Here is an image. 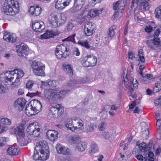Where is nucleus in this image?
I'll list each match as a JSON object with an SVG mask.
<instances>
[{
    "mask_svg": "<svg viewBox=\"0 0 161 161\" xmlns=\"http://www.w3.org/2000/svg\"><path fill=\"white\" fill-rule=\"evenodd\" d=\"M2 10L6 15H14L19 11V3L16 0H6Z\"/></svg>",
    "mask_w": 161,
    "mask_h": 161,
    "instance_id": "1",
    "label": "nucleus"
},
{
    "mask_svg": "<svg viewBox=\"0 0 161 161\" xmlns=\"http://www.w3.org/2000/svg\"><path fill=\"white\" fill-rule=\"evenodd\" d=\"M42 107L40 102L37 100L34 99L26 105L25 112L29 116L35 115L40 112Z\"/></svg>",
    "mask_w": 161,
    "mask_h": 161,
    "instance_id": "2",
    "label": "nucleus"
},
{
    "mask_svg": "<svg viewBox=\"0 0 161 161\" xmlns=\"http://www.w3.org/2000/svg\"><path fill=\"white\" fill-rule=\"evenodd\" d=\"M65 125L69 129L74 131L77 129L80 130L83 124V121L78 118H73V119H69Z\"/></svg>",
    "mask_w": 161,
    "mask_h": 161,
    "instance_id": "3",
    "label": "nucleus"
},
{
    "mask_svg": "<svg viewBox=\"0 0 161 161\" xmlns=\"http://www.w3.org/2000/svg\"><path fill=\"white\" fill-rule=\"evenodd\" d=\"M57 15L51 14L49 18V23L54 27L59 26L64 23L66 20L64 14H61L59 18Z\"/></svg>",
    "mask_w": 161,
    "mask_h": 161,
    "instance_id": "4",
    "label": "nucleus"
},
{
    "mask_svg": "<svg viewBox=\"0 0 161 161\" xmlns=\"http://www.w3.org/2000/svg\"><path fill=\"white\" fill-rule=\"evenodd\" d=\"M49 147L45 141H43L40 142L37 144L35 148V150L38 151L42 155H43L45 157H47V159L50 155L49 150Z\"/></svg>",
    "mask_w": 161,
    "mask_h": 161,
    "instance_id": "5",
    "label": "nucleus"
},
{
    "mask_svg": "<svg viewBox=\"0 0 161 161\" xmlns=\"http://www.w3.org/2000/svg\"><path fill=\"white\" fill-rule=\"evenodd\" d=\"M49 147L45 141H43L40 142L37 144L35 148V150L38 151L42 155H43L45 157H47V159L50 155L49 150Z\"/></svg>",
    "mask_w": 161,
    "mask_h": 161,
    "instance_id": "6",
    "label": "nucleus"
},
{
    "mask_svg": "<svg viewBox=\"0 0 161 161\" xmlns=\"http://www.w3.org/2000/svg\"><path fill=\"white\" fill-rule=\"evenodd\" d=\"M97 59L92 54H87L82 59L81 63L82 65L86 67H93L96 65Z\"/></svg>",
    "mask_w": 161,
    "mask_h": 161,
    "instance_id": "7",
    "label": "nucleus"
},
{
    "mask_svg": "<svg viewBox=\"0 0 161 161\" xmlns=\"http://www.w3.org/2000/svg\"><path fill=\"white\" fill-rule=\"evenodd\" d=\"M32 66L33 73L37 76H42L44 74L45 66L40 62L33 61Z\"/></svg>",
    "mask_w": 161,
    "mask_h": 161,
    "instance_id": "8",
    "label": "nucleus"
},
{
    "mask_svg": "<svg viewBox=\"0 0 161 161\" xmlns=\"http://www.w3.org/2000/svg\"><path fill=\"white\" fill-rule=\"evenodd\" d=\"M37 124L36 122L31 123L28 126L26 131L30 135L37 137L40 135V129L39 126L36 125Z\"/></svg>",
    "mask_w": 161,
    "mask_h": 161,
    "instance_id": "9",
    "label": "nucleus"
},
{
    "mask_svg": "<svg viewBox=\"0 0 161 161\" xmlns=\"http://www.w3.org/2000/svg\"><path fill=\"white\" fill-rule=\"evenodd\" d=\"M16 130H17V140L19 144L21 146L25 145L27 144L26 140L22 126H19Z\"/></svg>",
    "mask_w": 161,
    "mask_h": 161,
    "instance_id": "10",
    "label": "nucleus"
},
{
    "mask_svg": "<svg viewBox=\"0 0 161 161\" xmlns=\"http://www.w3.org/2000/svg\"><path fill=\"white\" fill-rule=\"evenodd\" d=\"M95 25L92 22H88L84 25V35L86 36L92 35L95 32Z\"/></svg>",
    "mask_w": 161,
    "mask_h": 161,
    "instance_id": "11",
    "label": "nucleus"
},
{
    "mask_svg": "<svg viewBox=\"0 0 161 161\" xmlns=\"http://www.w3.org/2000/svg\"><path fill=\"white\" fill-rule=\"evenodd\" d=\"M85 3V0H74L73 5L69 9V12L72 13L78 12L81 9Z\"/></svg>",
    "mask_w": 161,
    "mask_h": 161,
    "instance_id": "12",
    "label": "nucleus"
},
{
    "mask_svg": "<svg viewBox=\"0 0 161 161\" xmlns=\"http://www.w3.org/2000/svg\"><path fill=\"white\" fill-rule=\"evenodd\" d=\"M16 51L19 56L26 55L28 54V49L27 45L24 43H21L20 45H17Z\"/></svg>",
    "mask_w": 161,
    "mask_h": 161,
    "instance_id": "13",
    "label": "nucleus"
},
{
    "mask_svg": "<svg viewBox=\"0 0 161 161\" xmlns=\"http://www.w3.org/2000/svg\"><path fill=\"white\" fill-rule=\"evenodd\" d=\"M3 39L8 42H14L16 41L17 37L14 34L5 32L4 34Z\"/></svg>",
    "mask_w": 161,
    "mask_h": 161,
    "instance_id": "14",
    "label": "nucleus"
},
{
    "mask_svg": "<svg viewBox=\"0 0 161 161\" xmlns=\"http://www.w3.org/2000/svg\"><path fill=\"white\" fill-rule=\"evenodd\" d=\"M56 148L57 153L63 154L68 155L69 153V149L60 144L56 145Z\"/></svg>",
    "mask_w": 161,
    "mask_h": 161,
    "instance_id": "15",
    "label": "nucleus"
},
{
    "mask_svg": "<svg viewBox=\"0 0 161 161\" xmlns=\"http://www.w3.org/2000/svg\"><path fill=\"white\" fill-rule=\"evenodd\" d=\"M57 95L52 89L46 90L44 92V96L45 97L49 100H54L56 97Z\"/></svg>",
    "mask_w": 161,
    "mask_h": 161,
    "instance_id": "16",
    "label": "nucleus"
},
{
    "mask_svg": "<svg viewBox=\"0 0 161 161\" xmlns=\"http://www.w3.org/2000/svg\"><path fill=\"white\" fill-rule=\"evenodd\" d=\"M8 154L11 156L17 155L19 151L18 147L14 145H11L7 149Z\"/></svg>",
    "mask_w": 161,
    "mask_h": 161,
    "instance_id": "17",
    "label": "nucleus"
},
{
    "mask_svg": "<svg viewBox=\"0 0 161 161\" xmlns=\"http://www.w3.org/2000/svg\"><path fill=\"white\" fill-rule=\"evenodd\" d=\"M58 134V131L53 130H48L46 133V135L48 139L52 141L57 140Z\"/></svg>",
    "mask_w": 161,
    "mask_h": 161,
    "instance_id": "18",
    "label": "nucleus"
},
{
    "mask_svg": "<svg viewBox=\"0 0 161 161\" xmlns=\"http://www.w3.org/2000/svg\"><path fill=\"white\" fill-rule=\"evenodd\" d=\"M115 28L116 26L114 25H113L109 29L107 35V37H105L104 38L105 41H106L105 43L107 44L112 39V37L114 35V29Z\"/></svg>",
    "mask_w": 161,
    "mask_h": 161,
    "instance_id": "19",
    "label": "nucleus"
},
{
    "mask_svg": "<svg viewBox=\"0 0 161 161\" xmlns=\"http://www.w3.org/2000/svg\"><path fill=\"white\" fill-rule=\"evenodd\" d=\"M42 10L39 6H31L29 10V12L34 16L39 15L41 13Z\"/></svg>",
    "mask_w": 161,
    "mask_h": 161,
    "instance_id": "20",
    "label": "nucleus"
},
{
    "mask_svg": "<svg viewBox=\"0 0 161 161\" xmlns=\"http://www.w3.org/2000/svg\"><path fill=\"white\" fill-rule=\"evenodd\" d=\"M43 22H35L32 23V28L33 30L36 32H40L44 30L43 27H42Z\"/></svg>",
    "mask_w": 161,
    "mask_h": 161,
    "instance_id": "21",
    "label": "nucleus"
},
{
    "mask_svg": "<svg viewBox=\"0 0 161 161\" xmlns=\"http://www.w3.org/2000/svg\"><path fill=\"white\" fill-rule=\"evenodd\" d=\"M39 151L35 150L34 155H33V159L35 161L37 160H47V157H45L41 154H39Z\"/></svg>",
    "mask_w": 161,
    "mask_h": 161,
    "instance_id": "22",
    "label": "nucleus"
},
{
    "mask_svg": "<svg viewBox=\"0 0 161 161\" xmlns=\"http://www.w3.org/2000/svg\"><path fill=\"white\" fill-rule=\"evenodd\" d=\"M58 113V111L56 109L55 107H51L49 111L47 117L48 119H50L52 118L56 117L57 114Z\"/></svg>",
    "mask_w": 161,
    "mask_h": 161,
    "instance_id": "23",
    "label": "nucleus"
},
{
    "mask_svg": "<svg viewBox=\"0 0 161 161\" xmlns=\"http://www.w3.org/2000/svg\"><path fill=\"white\" fill-rule=\"evenodd\" d=\"M57 35L53 31H47L46 33L41 35V37L42 39H48Z\"/></svg>",
    "mask_w": 161,
    "mask_h": 161,
    "instance_id": "24",
    "label": "nucleus"
},
{
    "mask_svg": "<svg viewBox=\"0 0 161 161\" xmlns=\"http://www.w3.org/2000/svg\"><path fill=\"white\" fill-rule=\"evenodd\" d=\"M26 102V100L22 98H18L14 103V105L15 107L20 106L21 108H23L25 106Z\"/></svg>",
    "mask_w": 161,
    "mask_h": 161,
    "instance_id": "25",
    "label": "nucleus"
},
{
    "mask_svg": "<svg viewBox=\"0 0 161 161\" xmlns=\"http://www.w3.org/2000/svg\"><path fill=\"white\" fill-rule=\"evenodd\" d=\"M59 51H61L64 53L65 54H68V53L69 52V46L66 44L63 45L61 44L59 45L56 48Z\"/></svg>",
    "mask_w": 161,
    "mask_h": 161,
    "instance_id": "26",
    "label": "nucleus"
},
{
    "mask_svg": "<svg viewBox=\"0 0 161 161\" xmlns=\"http://www.w3.org/2000/svg\"><path fill=\"white\" fill-rule=\"evenodd\" d=\"M140 8L141 9L148 10L150 7L148 3L145 0H140Z\"/></svg>",
    "mask_w": 161,
    "mask_h": 161,
    "instance_id": "27",
    "label": "nucleus"
},
{
    "mask_svg": "<svg viewBox=\"0 0 161 161\" xmlns=\"http://www.w3.org/2000/svg\"><path fill=\"white\" fill-rule=\"evenodd\" d=\"M97 127V125L94 123H91L86 126V132L87 133L93 131Z\"/></svg>",
    "mask_w": 161,
    "mask_h": 161,
    "instance_id": "28",
    "label": "nucleus"
},
{
    "mask_svg": "<svg viewBox=\"0 0 161 161\" xmlns=\"http://www.w3.org/2000/svg\"><path fill=\"white\" fill-rule=\"evenodd\" d=\"M102 11V10H94L92 9L88 12V14L90 17H94L99 15Z\"/></svg>",
    "mask_w": 161,
    "mask_h": 161,
    "instance_id": "29",
    "label": "nucleus"
},
{
    "mask_svg": "<svg viewBox=\"0 0 161 161\" xmlns=\"http://www.w3.org/2000/svg\"><path fill=\"white\" fill-rule=\"evenodd\" d=\"M78 44L84 47L85 48L89 50H92L94 49L93 47L89 45L88 42L87 41H79L78 42Z\"/></svg>",
    "mask_w": 161,
    "mask_h": 161,
    "instance_id": "30",
    "label": "nucleus"
},
{
    "mask_svg": "<svg viewBox=\"0 0 161 161\" xmlns=\"http://www.w3.org/2000/svg\"><path fill=\"white\" fill-rule=\"evenodd\" d=\"M140 142L139 141H138L136 142V148H139L140 150L142 153H144L145 154L147 155V148L145 145L144 146H140Z\"/></svg>",
    "mask_w": 161,
    "mask_h": 161,
    "instance_id": "31",
    "label": "nucleus"
},
{
    "mask_svg": "<svg viewBox=\"0 0 161 161\" xmlns=\"http://www.w3.org/2000/svg\"><path fill=\"white\" fill-rule=\"evenodd\" d=\"M55 54L56 57L59 59H65L69 56V54H65L61 51H59L56 48Z\"/></svg>",
    "mask_w": 161,
    "mask_h": 161,
    "instance_id": "32",
    "label": "nucleus"
},
{
    "mask_svg": "<svg viewBox=\"0 0 161 161\" xmlns=\"http://www.w3.org/2000/svg\"><path fill=\"white\" fill-rule=\"evenodd\" d=\"M79 86V84L76 80H70L67 85V88H71L78 87Z\"/></svg>",
    "mask_w": 161,
    "mask_h": 161,
    "instance_id": "33",
    "label": "nucleus"
},
{
    "mask_svg": "<svg viewBox=\"0 0 161 161\" xmlns=\"http://www.w3.org/2000/svg\"><path fill=\"white\" fill-rule=\"evenodd\" d=\"M142 125L144 127H145V131L142 132V137L144 138L145 139H146L148 138V135L149 134L148 129L147 127V125L146 124V123L143 122L142 123Z\"/></svg>",
    "mask_w": 161,
    "mask_h": 161,
    "instance_id": "34",
    "label": "nucleus"
},
{
    "mask_svg": "<svg viewBox=\"0 0 161 161\" xmlns=\"http://www.w3.org/2000/svg\"><path fill=\"white\" fill-rule=\"evenodd\" d=\"M63 69L67 73L68 75L71 76L73 75V73L71 66L69 64H64L63 65Z\"/></svg>",
    "mask_w": 161,
    "mask_h": 161,
    "instance_id": "35",
    "label": "nucleus"
},
{
    "mask_svg": "<svg viewBox=\"0 0 161 161\" xmlns=\"http://www.w3.org/2000/svg\"><path fill=\"white\" fill-rule=\"evenodd\" d=\"M121 1L119 0L116 2H114L113 3V9L114 10L117 9H120L122 10L123 9V7L122 6V5H121Z\"/></svg>",
    "mask_w": 161,
    "mask_h": 161,
    "instance_id": "36",
    "label": "nucleus"
},
{
    "mask_svg": "<svg viewBox=\"0 0 161 161\" xmlns=\"http://www.w3.org/2000/svg\"><path fill=\"white\" fill-rule=\"evenodd\" d=\"M81 141L80 137L77 136H74L71 137L70 142L71 144H78Z\"/></svg>",
    "mask_w": 161,
    "mask_h": 161,
    "instance_id": "37",
    "label": "nucleus"
},
{
    "mask_svg": "<svg viewBox=\"0 0 161 161\" xmlns=\"http://www.w3.org/2000/svg\"><path fill=\"white\" fill-rule=\"evenodd\" d=\"M87 143L86 142H83L78 143L76 147L78 150L80 152L84 151L87 147Z\"/></svg>",
    "mask_w": 161,
    "mask_h": 161,
    "instance_id": "38",
    "label": "nucleus"
},
{
    "mask_svg": "<svg viewBox=\"0 0 161 161\" xmlns=\"http://www.w3.org/2000/svg\"><path fill=\"white\" fill-rule=\"evenodd\" d=\"M55 3V7L57 9L62 10L65 7L62 0H57Z\"/></svg>",
    "mask_w": 161,
    "mask_h": 161,
    "instance_id": "39",
    "label": "nucleus"
},
{
    "mask_svg": "<svg viewBox=\"0 0 161 161\" xmlns=\"http://www.w3.org/2000/svg\"><path fill=\"white\" fill-rule=\"evenodd\" d=\"M74 26V24L72 22H69L67 24L65 29L66 32L71 31Z\"/></svg>",
    "mask_w": 161,
    "mask_h": 161,
    "instance_id": "40",
    "label": "nucleus"
},
{
    "mask_svg": "<svg viewBox=\"0 0 161 161\" xmlns=\"http://www.w3.org/2000/svg\"><path fill=\"white\" fill-rule=\"evenodd\" d=\"M15 71H16V77L21 79L24 75L23 71L20 69H16Z\"/></svg>",
    "mask_w": 161,
    "mask_h": 161,
    "instance_id": "41",
    "label": "nucleus"
},
{
    "mask_svg": "<svg viewBox=\"0 0 161 161\" xmlns=\"http://www.w3.org/2000/svg\"><path fill=\"white\" fill-rule=\"evenodd\" d=\"M146 44L147 47L150 49L155 50L156 47L154 45V43L151 40H148L147 41Z\"/></svg>",
    "mask_w": 161,
    "mask_h": 161,
    "instance_id": "42",
    "label": "nucleus"
},
{
    "mask_svg": "<svg viewBox=\"0 0 161 161\" xmlns=\"http://www.w3.org/2000/svg\"><path fill=\"white\" fill-rule=\"evenodd\" d=\"M151 40L153 42V43H154V45L156 48L160 46V44L161 42L159 38H153Z\"/></svg>",
    "mask_w": 161,
    "mask_h": 161,
    "instance_id": "43",
    "label": "nucleus"
},
{
    "mask_svg": "<svg viewBox=\"0 0 161 161\" xmlns=\"http://www.w3.org/2000/svg\"><path fill=\"white\" fill-rule=\"evenodd\" d=\"M21 80V79L16 77L14 81L12 82V87H17L20 84Z\"/></svg>",
    "mask_w": 161,
    "mask_h": 161,
    "instance_id": "44",
    "label": "nucleus"
},
{
    "mask_svg": "<svg viewBox=\"0 0 161 161\" xmlns=\"http://www.w3.org/2000/svg\"><path fill=\"white\" fill-rule=\"evenodd\" d=\"M154 14L156 17L157 18L160 17L161 16V6H159L155 9Z\"/></svg>",
    "mask_w": 161,
    "mask_h": 161,
    "instance_id": "45",
    "label": "nucleus"
},
{
    "mask_svg": "<svg viewBox=\"0 0 161 161\" xmlns=\"http://www.w3.org/2000/svg\"><path fill=\"white\" fill-rule=\"evenodd\" d=\"M38 95L39 93L37 91L32 90V89H31L30 92H29L28 93L26 94V96L31 97L35 96H37Z\"/></svg>",
    "mask_w": 161,
    "mask_h": 161,
    "instance_id": "46",
    "label": "nucleus"
},
{
    "mask_svg": "<svg viewBox=\"0 0 161 161\" xmlns=\"http://www.w3.org/2000/svg\"><path fill=\"white\" fill-rule=\"evenodd\" d=\"M143 155L144 156V157H143V156L142 155H136V157L137 159L141 161H146L147 159V155L145 154L144 153H143Z\"/></svg>",
    "mask_w": 161,
    "mask_h": 161,
    "instance_id": "47",
    "label": "nucleus"
},
{
    "mask_svg": "<svg viewBox=\"0 0 161 161\" xmlns=\"http://www.w3.org/2000/svg\"><path fill=\"white\" fill-rule=\"evenodd\" d=\"M36 86L35 82L32 80L29 81L26 84V87L29 89H31L33 86Z\"/></svg>",
    "mask_w": 161,
    "mask_h": 161,
    "instance_id": "48",
    "label": "nucleus"
},
{
    "mask_svg": "<svg viewBox=\"0 0 161 161\" xmlns=\"http://www.w3.org/2000/svg\"><path fill=\"white\" fill-rule=\"evenodd\" d=\"M103 136L106 139H108L110 140V139H112L114 137V136H113L112 134H110L109 132H104L103 134Z\"/></svg>",
    "mask_w": 161,
    "mask_h": 161,
    "instance_id": "49",
    "label": "nucleus"
},
{
    "mask_svg": "<svg viewBox=\"0 0 161 161\" xmlns=\"http://www.w3.org/2000/svg\"><path fill=\"white\" fill-rule=\"evenodd\" d=\"M69 91V90H65L60 91L58 92V95H59V97L60 98H63L66 95V93Z\"/></svg>",
    "mask_w": 161,
    "mask_h": 161,
    "instance_id": "50",
    "label": "nucleus"
},
{
    "mask_svg": "<svg viewBox=\"0 0 161 161\" xmlns=\"http://www.w3.org/2000/svg\"><path fill=\"white\" fill-rule=\"evenodd\" d=\"M98 151V147L96 144H92L91 147V149L89 151H91L92 153H95Z\"/></svg>",
    "mask_w": 161,
    "mask_h": 161,
    "instance_id": "51",
    "label": "nucleus"
},
{
    "mask_svg": "<svg viewBox=\"0 0 161 161\" xmlns=\"http://www.w3.org/2000/svg\"><path fill=\"white\" fill-rule=\"evenodd\" d=\"M106 124L105 123L102 122L99 124L98 125V128L100 131H103L105 128Z\"/></svg>",
    "mask_w": 161,
    "mask_h": 161,
    "instance_id": "52",
    "label": "nucleus"
},
{
    "mask_svg": "<svg viewBox=\"0 0 161 161\" xmlns=\"http://www.w3.org/2000/svg\"><path fill=\"white\" fill-rule=\"evenodd\" d=\"M16 69H14V70L10 71H7L5 74V75H11L14 76L15 77H16V71H15Z\"/></svg>",
    "mask_w": 161,
    "mask_h": 161,
    "instance_id": "53",
    "label": "nucleus"
},
{
    "mask_svg": "<svg viewBox=\"0 0 161 161\" xmlns=\"http://www.w3.org/2000/svg\"><path fill=\"white\" fill-rule=\"evenodd\" d=\"M53 82H55L54 80H50L47 82V85L46 86L47 87H54L55 85L53 84Z\"/></svg>",
    "mask_w": 161,
    "mask_h": 161,
    "instance_id": "54",
    "label": "nucleus"
},
{
    "mask_svg": "<svg viewBox=\"0 0 161 161\" xmlns=\"http://www.w3.org/2000/svg\"><path fill=\"white\" fill-rule=\"evenodd\" d=\"M75 36V34H74L73 35L71 36H69L68 37H67L66 40L68 41H71L72 42H75V38L74 37Z\"/></svg>",
    "mask_w": 161,
    "mask_h": 161,
    "instance_id": "55",
    "label": "nucleus"
},
{
    "mask_svg": "<svg viewBox=\"0 0 161 161\" xmlns=\"http://www.w3.org/2000/svg\"><path fill=\"white\" fill-rule=\"evenodd\" d=\"M56 108V109L58 111V113H60L61 114H62V113H63L64 111V108H62L61 107L60 105H58L55 107Z\"/></svg>",
    "mask_w": 161,
    "mask_h": 161,
    "instance_id": "56",
    "label": "nucleus"
},
{
    "mask_svg": "<svg viewBox=\"0 0 161 161\" xmlns=\"http://www.w3.org/2000/svg\"><path fill=\"white\" fill-rule=\"evenodd\" d=\"M130 82L133 85L134 87H136L138 86V82L136 79L132 78V79H131V81Z\"/></svg>",
    "mask_w": 161,
    "mask_h": 161,
    "instance_id": "57",
    "label": "nucleus"
},
{
    "mask_svg": "<svg viewBox=\"0 0 161 161\" xmlns=\"http://www.w3.org/2000/svg\"><path fill=\"white\" fill-rule=\"evenodd\" d=\"M161 32V31L159 30V29H157L154 32L153 34L154 38H157L159 36V34Z\"/></svg>",
    "mask_w": 161,
    "mask_h": 161,
    "instance_id": "58",
    "label": "nucleus"
},
{
    "mask_svg": "<svg viewBox=\"0 0 161 161\" xmlns=\"http://www.w3.org/2000/svg\"><path fill=\"white\" fill-rule=\"evenodd\" d=\"M7 90V89L5 87L1 84L0 86V93L6 92Z\"/></svg>",
    "mask_w": 161,
    "mask_h": 161,
    "instance_id": "59",
    "label": "nucleus"
},
{
    "mask_svg": "<svg viewBox=\"0 0 161 161\" xmlns=\"http://www.w3.org/2000/svg\"><path fill=\"white\" fill-rule=\"evenodd\" d=\"M6 142V138L5 137H2L0 138V147L4 145V143Z\"/></svg>",
    "mask_w": 161,
    "mask_h": 161,
    "instance_id": "60",
    "label": "nucleus"
},
{
    "mask_svg": "<svg viewBox=\"0 0 161 161\" xmlns=\"http://www.w3.org/2000/svg\"><path fill=\"white\" fill-rule=\"evenodd\" d=\"M121 15V14H120V15H119V11L118 10H117L115 12L114 14L112 15V18L114 19L115 18H116L118 17H120Z\"/></svg>",
    "mask_w": 161,
    "mask_h": 161,
    "instance_id": "61",
    "label": "nucleus"
},
{
    "mask_svg": "<svg viewBox=\"0 0 161 161\" xmlns=\"http://www.w3.org/2000/svg\"><path fill=\"white\" fill-rule=\"evenodd\" d=\"M134 57L135 54L133 52H129L128 54V60L129 61H130V59L131 60Z\"/></svg>",
    "mask_w": 161,
    "mask_h": 161,
    "instance_id": "62",
    "label": "nucleus"
},
{
    "mask_svg": "<svg viewBox=\"0 0 161 161\" xmlns=\"http://www.w3.org/2000/svg\"><path fill=\"white\" fill-rule=\"evenodd\" d=\"M145 30L146 32L150 33L153 30V28L151 26L149 25L146 27Z\"/></svg>",
    "mask_w": 161,
    "mask_h": 161,
    "instance_id": "63",
    "label": "nucleus"
},
{
    "mask_svg": "<svg viewBox=\"0 0 161 161\" xmlns=\"http://www.w3.org/2000/svg\"><path fill=\"white\" fill-rule=\"evenodd\" d=\"M65 7L69 5L71 2V0H62Z\"/></svg>",
    "mask_w": 161,
    "mask_h": 161,
    "instance_id": "64",
    "label": "nucleus"
}]
</instances>
